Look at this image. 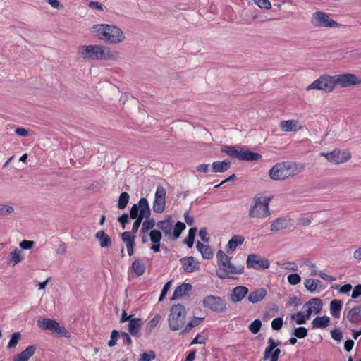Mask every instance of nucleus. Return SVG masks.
Wrapping results in <instances>:
<instances>
[{
    "label": "nucleus",
    "mask_w": 361,
    "mask_h": 361,
    "mask_svg": "<svg viewBox=\"0 0 361 361\" xmlns=\"http://www.w3.org/2000/svg\"><path fill=\"white\" fill-rule=\"evenodd\" d=\"M262 158V155L250 150H240V160L255 161Z\"/></svg>",
    "instance_id": "obj_35"
},
{
    "label": "nucleus",
    "mask_w": 361,
    "mask_h": 361,
    "mask_svg": "<svg viewBox=\"0 0 361 361\" xmlns=\"http://www.w3.org/2000/svg\"><path fill=\"white\" fill-rule=\"evenodd\" d=\"M360 295H361V285H357L354 288V289L352 292L351 297H352V298L355 299Z\"/></svg>",
    "instance_id": "obj_64"
},
{
    "label": "nucleus",
    "mask_w": 361,
    "mask_h": 361,
    "mask_svg": "<svg viewBox=\"0 0 361 361\" xmlns=\"http://www.w3.org/2000/svg\"><path fill=\"white\" fill-rule=\"evenodd\" d=\"M335 85L347 87L349 86L356 85L361 83V80L359 79L355 75L346 73L334 75Z\"/></svg>",
    "instance_id": "obj_15"
},
{
    "label": "nucleus",
    "mask_w": 361,
    "mask_h": 361,
    "mask_svg": "<svg viewBox=\"0 0 361 361\" xmlns=\"http://www.w3.org/2000/svg\"><path fill=\"white\" fill-rule=\"evenodd\" d=\"M204 319L203 317H194L185 326H184L183 333L190 332L192 328L200 325Z\"/></svg>",
    "instance_id": "obj_40"
},
{
    "label": "nucleus",
    "mask_w": 361,
    "mask_h": 361,
    "mask_svg": "<svg viewBox=\"0 0 361 361\" xmlns=\"http://www.w3.org/2000/svg\"><path fill=\"white\" fill-rule=\"evenodd\" d=\"M267 293L264 288L256 289L249 293L247 300L250 302L255 304L262 301L267 295Z\"/></svg>",
    "instance_id": "obj_27"
},
{
    "label": "nucleus",
    "mask_w": 361,
    "mask_h": 361,
    "mask_svg": "<svg viewBox=\"0 0 361 361\" xmlns=\"http://www.w3.org/2000/svg\"><path fill=\"white\" fill-rule=\"evenodd\" d=\"M293 334L298 338H303L307 335V330L305 327L300 326L294 330Z\"/></svg>",
    "instance_id": "obj_53"
},
{
    "label": "nucleus",
    "mask_w": 361,
    "mask_h": 361,
    "mask_svg": "<svg viewBox=\"0 0 361 361\" xmlns=\"http://www.w3.org/2000/svg\"><path fill=\"white\" fill-rule=\"evenodd\" d=\"M22 336L20 332H15L11 335V337L8 341V343L7 345L8 349H13L15 348L18 342L21 340Z\"/></svg>",
    "instance_id": "obj_42"
},
{
    "label": "nucleus",
    "mask_w": 361,
    "mask_h": 361,
    "mask_svg": "<svg viewBox=\"0 0 361 361\" xmlns=\"http://www.w3.org/2000/svg\"><path fill=\"white\" fill-rule=\"evenodd\" d=\"M185 228V225L184 223H182V222H180V221L176 223V224L174 226L173 232L174 238H178L180 235L182 231Z\"/></svg>",
    "instance_id": "obj_51"
},
{
    "label": "nucleus",
    "mask_w": 361,
    "mask_h": 361,
    "mask_svg": "<svg viewBox=\"0 0 361 361\" xmlns=\"http://www.w3.org/2000/svg\"><path fill=\"white\" fill-rule=\"evenodd\" d=\"M293 226V221L289 218L280 217L274 219L270 226L271 232H278L287 229Z\"/></svg>",
    "instance_id": "obj_18"
},
{
    "label": "nucleus",
    "mask_w": 361,
    "mask_h": 361,
    "mask_svg": "<svg viewBox=\"0 0 361 361\" xmlns=\"http://www.w3.org/2000/svg\"><path fill=\"white\" fill-rule=\"evenodd\" d=\"M305 170V166L291 161H282L275 164L269 170V176L273 180H283L296 176Z\"/></svg>",
    "instance_id": "obj_4"
},
{
    "label": "nucleus",
    "mask_w": 361,
    "mask_h": 361,
    "mask_svg": "<svg viewBox=\"0 0 361 361\" xmlns=\"http://www.w3.org/2000/svg\"><path fill=\"white\" fill-rule=\"evenodd\" d=\"M335 87L334 75L331 76L329 75H322L306 87V90L310 91V90H318L326 93H329L331 92Z\"/></svg>",
    "instance_id": "obj_9"
},
{
    "label": "nucleus",
    "mask_w": 361,
    "mask_h": 361,
    "mask_svg": "<svg viewBox=\"0 0 361 361\" xmlns=\"http://www.w3.org/2000/svg\"><path fill=\"white\" fill-rule=\"evenodd\" d=\"M221 152L226 153L227 155L239 159L240 150L236 149L234 146H223Z\"/></svg>",
    "instance_id": "obj_39"
},
{
    "label": "nucleus",
    "mask_w": 361,
    "mask_h": 361,
    "mask_svg": "<svg viewBox=\"0 0 361 361\" xmlns=\"http://www.w3.org/2000/svg\"><path fill=\"white\" fill-rule=\"evenodd\" d=\"M143 324L144 321L141 318L130 319V322H128V333L133 337H140V330Z\"/></svg>",
    "instance_id": "obj_19"
},
{
    "label": "nucleus",
    "mask_w": 361,
    "mask_h": 361,
    "mask_svg": "<svg viewBox=\"0 0 361 361\" xmlns=\"http://www.w3.org/2000/svg\"><path fill=\"white\" fill-rule=\"evenodd\" d=\"M330 324V318L328 316L315 317L311 324L312 329H325Z\"/></svg>",
    "instance_id": "obj_30"
},
{
    "label": "nucleus",
    "mask_w": 361,
    "mask_h": 361,
    "mask_svg": "<svg viewBox=\"0 0 361 361\" xmlns=\"http://www.w3.org/2000/svg\"><path fill=\"white\" fill-rule=\"evenodd\" d=\"M262 322L260 319H255L248 326V329L253 334H257L261 327H262Z\"/></svg>",
    "instance_id": "obj_48"
},
{
    "label": "nucleus",
    "mask_w": 361,
    "mask_h": 361,
    "mask_svg": "<svg viewBox=\"0 0 361 361\" xmlns=\"http://www.w3.org/2000/svg\"><path fill=\"white\" fill-rule=\"evenodd\" d=\"M342 302L338 300H333L330 302V313L331 315L336 319H338L341 316V312L342 310Z\"/></svg>",
    "instance_id": "obj_32"
},
{
    "label": "nucleus",
    "mask_w": 361,
    "mask_h": 361,
    "mask_svg": "<svg viewBox=\"0 0 361 361\" xmlns=\"http://www.w3.org/2000/svg\"><path fill=\"white\" fill-rule=\"evenodd\" d=\"M347 318L351 323H357L361 320V306L352 308L348 312Z\"/></svg>",
    "instance_id": "obj_37"
},
{
    "label": "nucleus",
    "mask_w": 361,
    "mask_h": 361,
    "mask_svg": "<svg viewBox=\"0 0 361 361\" xmlns=\"http://www.w3.org/2000/svg\"><path fill=\"white\" fill-rule=\"evenodd\" d=\"M319 155L325 157L329 162L335 165L345 164L352 158V154L348 149L342 151L339 149H334L329 152H321Z\"/></svg>",
    "instance_id": "obj_10"
},
{
    "label": "nucleus",
    "mask_w": 361,
    "mask_h": 361,
    "mask_svg": "<svg viewBox=\"0 0 361 361\" xmlns=\"http://www.w3.org/2000/svg\"><path fill=\"white\" fill-rule=\"evenodd\" d=\"M38 326L42 330H50L56 334L68 337L69 336L68 331L65 327L61 326L59 324L52 319H41L37 320Z\"/></svg>",
    "instance_id": "obj_11"
},
{
    "label": "nucleus",
    "mask_w": 361,
    "mask_h": 361,
    "mask_svg": "<svg viewBox=\"0 0 361 361\" xmlns=\"http://www.w3.org/2000/svg\"><path fill=\"white\" fill-rule=\"evenodd\" d=\"M162 238V234L159 230H152L149 233V238L152 243L150 249L154 252L160 251V241Z\"/></svg>",
    "instance_id": "obj_25"
},
{
    "label": "nucleus",
    "mask_w": 361,
    "mask_h": 361,
    "mask_svg": "<svg viewBox=\"0 0 361 361\" xmlns=\"http://www.w3.org/2000/svg\"><path fill=\"white\" fill-rule=\"evenodd\" d=\"M156 355L154 351H150L149 353H143L141 354V357L140 361H151L152 360L155 359Z\"/></svg>",
    "instance_id": "obj_58"
},
{
    "label": "nucleus",
    "mask_w": 361,
    "mask_h": 361,
    "mask_svg": "<svg viewBox=\"0 0 361 361\" xmlns=\"http://www.w3.org/2000/svg\"><path fill=\"white\" fill-rule=\"evenodd\" d=\"M245 241V238L243 235H235L226 246V251L227 253H233L238 246L241 245Z\"/></svg>",
    "instance_id": "obj_26"
},
{
    "label": "nucleus",
    "mask_w": 361,
    "mask_h": 361,
    "mask_svg": "<svg viewBox=\"0 0 361 361\" xmlns=\"http://www.w3.org/2000/svg\"><path fill=\"white\" fill-rule=\"evenodd\" d=\"M230 166L231 161L229 159L214 161L211 165V171L214 173H223L226 171Z\"/></svg>",
    "instance_id": "obj_28"
},
{
    "label": "nucleus",
    "mask_w": 361,
    "mask_h": 361,
    "mask_svg": "<svg viewBox=\"0 0 361 361\" xmlns=\"http://www.w3.org/2000/svg\"><path fill=\"white\" fill-rule=\"evenodd\" d=\"M186 314V310L183 305L180 304L173 305L168 317L170 329L178 331L182 329L185 323Z\"/></svg>",
    "instance_id": "obj_7"
},
{
    "label": "nucleus",
    "mask_w": 361,
    "mask_h": 361,
    "mask_svg": "<svg viewBox=\"0 0 361 361\" xmlns=\"http://www.w3.org/2000/svg\"><path fill=\"white\" fill-rule=\"evenodd\" d=\"M95 238L99 241L101 247H109L111 245L110 237L102 230L97 232Z\"/></svg>",
    "instance_id": "obj_33"
},
{
    "label": "nucleus",
    "mask_w": 361,
    "mask_h": 361,
    "mask_svg": "<svg viewBox=\"0 0 361 361\" xmlns=\"http://www.w3.org/2000/svg\"><path fill=\"white\" fill-rule=\"evenodd\" d=\"M196 247L204 259H209L213 257V251L209 245L197 242Z\"/></svg>",
    "instance_id": "obj_34"
},
{
    "label": "nucleus",
    "mask_w": 361,
    "mask_h": 361,
    "mask_svg": "<svg viewBox=\"0 0 361 361\" xmlns=\"http://www.w3.org/2000/svg\"><path fill=\"white\" fill-rule=\"evenodd\" d=\"M34 245V242L24 240L20 243V247L24 250L31 249Z\"/></svg>",
    "instance_id": "obj_62"
},
{
    "label": "nucleus",
    "mask_w": 361,
    "mask_h": 361,
    "mask_svg": "<svg viewBox=\"0 0 361 361\" xmlns=\"http://www.w3.org/2000/svg\"><path fill=\"white\" fill-rule=\"evenodd\" d=\"M35 345H30L21 353L16 355L13 357L12 361H28L30 358L35 354Z\"/></svg>",
    "instance_id": "obj_24"
},
{
    "label": "nucleus",
    "mask_w": 361,
    "mask_h": 361,
    "mask_svg": "<svg viewBox=\"0 0 361 361\" xmlns=\"http://www.w3.org/2000/svg\"><path fill=\"white\" fill-rule=\"evenodd\" d=\"M91 32L99 39L110 44H118L126 41L123 31L113 24H97L90 27Z\"/></svg>",
    "instance_id": "obj_2"
},
{
    "label": "nucleus",
    "mask_w": 361,
    "mask_h": 361,
    "mask_svg": "<svg viewBox=\"0 0 361 361\" xmlns=\"http://www.w3.org/2000/svg\"><path fill=\"white\" fill-rule=\"evenodd\" d=\"M121 240L125 243L126 246L135 245V235L131 234L128 231H125L121 234Z\"/></svg>",
    "instance_id": "obj_41"
},
{
    "label": "nucleus",
    "mask_w": 361,
    "mask_h": 361,
    "mask_svg": "<svg viewBox=\"0 0 361 361\" xmlns=\"http://www.w3.org/2000/svg\"><path fill=\"white\" fill-rule=\"evenodd\" d=\"M279 265L281 268L286 270L298 271V266L295 262L286 261L279 263Z\"/></svg>",
    "instance_id": "obj_50"
},
{
    "label": "nucleus",
    "mask_w": 361,
    "mask_h": 361,
    "mask_svg": "<svg viewBox=\"0 0 361 361\" xmlns=\"http://www.w3.org/2000/svg\"><path fill=\"white\" fill-rule=\"evenodd\" d=\"M270 199L262 196H255L248 210V216L252 219H265L270 216L269 204Z\"/></svg>",
    "instance_id": "obj_6"
},
{
    "label": "nucleus",
    "mask_w": 361,
    "mask_h": 361,
    "mask_svg": "<svg viewBox=\"0 0 361 361\" xmlns=\"http://www.w3.org/2000/svg\"><path fill=\"white\" fill-rule=\"evenodd\" d=\"M331 338L337 341H341L343 338V334L341 331L338 329H334L331 331Z\"/></svg>",
    "instance_id": "obj_60"
},
{
    "label": "nucleus",
    "mask_w": 361,
    "mask_h": 361,
    "mask_svg": "<svg viewBox=\"0 0 361 361\" xmlns=\"http://www.w3.org/2000/svg\"><path fill=\"white\" fill-rule=\"evenodd\" d=\"M207 338L205 337H202L200 336V335L198 334L194 338L193 340L191 341V345H194V344H204L205 343V341H206Z\"/></svg>",
    "instance_id": "obj_63"
},
{
    "label": "nucleus",
    "mask_w": 361,
    "mask_h": 361,
    "mask_svg": "<svg viewBox=\"0 0 361 361\" xmlns=\"http://www.w3.org/2000/svg\"><path fill=\"white\" fill-rule=\"evenodd\" d=\"M322 301L320 298H312L303 306L306 312V317H310L312 314H319L322 311Z\"/></svg>",
    "instance_id": "obj_17"
},
{
    "label": "nucleus",
    "mask_w": 361,
    "mask_h": 361,
    "mask_svg": "<svg viewBox=\"0 0 361 361\" xmlns=\"http://www.w3.org/2000/svg\"><path fill=\"white\" fill-rule=\"evenodd\" d=\"M192 285L187 283H182L174 290L171 300H175L188 295V293L192 290Z\"/></svg>",
    "instance_id": "obj_23"
},
{
    "label": "nucleus",
    "mask_w": 361,
    "mask_h": 361,
    "mask_svg": "<svg viewBox=\"0 0 361 361\" xmlns=\"http://www.w3.org/2000/svg\"><path fill=\"white\" fill-rule=\"evenodd\" d=\"M165 198L166 190L163 186L159 185L157 188L153 202V211L155 213L161 214L164 211L166 204Z\"/></svg>",
    "instance_id": "obj_16"
},
{
    "label": "nucleus",
    "mask_w": 361,
    "mask_h": 361,
    "mask_svg": "<svg viewBox=\"0 0 361 361\" xmlns=\"http://www.w3.org/2000/svg\"><path fill=\"white\" fill-rule=\"evenodd\" d=\"M246 264L247 268L256 270L267 269L270 267V262L267 259L257 254L249 255L246 260Z\"/></svg>",
    "instance_id": "obj_14"
},
{
    "label": "nucleus",
    "mask_w": 361,
    "mask_h": 361,
    "mask_svg": "<svg viewBox=\"0 0 361 361\" xmlns=\"http://www.w3.org/2000/svg\"><path fill=\"white\" fill-rule=\"evenodd\" d=\"M281 345L279 340L269 338L267 340V345L265 348L262 360L263 361H278L281 350L278 348Z\"/></svg>",
    "instance_id": "obj_12"
},
{
    "label": "nucleus",
    "mask_w": 361,
    "mask_h": 361,
    "mask_svg": "<svg viewBox=\"0 0 361 361\" xmlns=\"http://www.w3.org/2000/svg\"><path fill=\"white\" fill-rule=\"evenodd\" d=\"M77 56L83 61H117V51L104 44L80 45L76 49Z\"/></svg>",
    "instance_id": "obj_1"
},
{
    "label": "nucleus",
    "mask_w": 361,
    "mask_h": 361,
    "mask_svg": "<svg viewBox=\"0 0 361 361\" xmlns=\"http://www.w3.org/2000/svg\"><path fill=\"white\" fill-rule=\"evenodd\" d=\"M150 209L148 201L145 197L140 199L137 204H134L130 211L131 219H135L133 223L131 234L134 235L137 232L142 220L150 216Z\"/></svg>",
    "instance_id": "obj_5"
},
{
    "label": "nucleus",
    "mask_w": 361,
    "mask_h": 361,
    "mask_svg": "<svg viewBox=\"0 0 361 361\" xmlns=\"http://www.w3.org/2000/svg\"><path fill=\"white\" fill-rule=\"evenodd\" d=\"M283 318L276 317L271 321V326L273 330H280L283 326Z\"/></svg>",
    "instance_id": "obj_55"
},
{
    "label": "nucleus",
    "mask_w": 361,
    "mask_h": 361,
    "mask_svg": "<svg viewBox=\"0 0 361 361\" xmlns=\"http://www.w3.org/2000/svg\"><path fill=\"white\" fill-rule=\"evenodd\" d=\"M287 279L290 285H297L300 282L301 277L298 274L294 273L289 274Z\"/></svg>",
    "instance_id": "obj_52"
},
{
    "label": "nucleus",
    "mask_w": 361,
    "mask_h": 361,
    "mask_svg": "<svg viewBox=\"0 0 361 361\" xmlns=\"http://www.w3.org/2000/svg\"><path fill=\"white\" fill-rule=\"evenodd\" d=\"M15 211L14 207L10 204H0V215L7 216Z\"/></svg>",
    "instance_id": "obj_49"
},
{
    "label": "nucleus",
    "mask_w": 361,
    "mask_h": 361,
    "mask_svg": "<svg viewBox=\"0 0 361 361\" xmlns=\"http://www.w3.org/2000/svg\"><path fill=\"white\" fill-rule=\"evenodd\" d=\"M132 270L135 274L139 277L144 274L145 271V265L140 259H136L132 263Z\"/></svg>",
    "instance_id": "obj_38"
},
{
    "label": "nucleus",
    "mask_w": 361,
    "mask_h": 361,
    "mask_svg": "<svg viewBox=\"0 0 361 361\" xmlns=\"http://www.w3.org/2000/svg\"><path fill=\"white\" fill-rule=\"evenodd\" d=\"M161 320V316L156 314L147 324L146 331L148 334L151 333L152 330L159 324Z\"/></svg>",
    "instance_id": "obj_47"
},
{
    "label": "nucleus",
    "mask_w": 361,
    "mask_h": 361,
    "mask_svg": "<svg viewBox=\"0 0 361 361\" xmlns=\"http://www.w3.org/2000/svg\"><path fill=\"white\" fill-rule=\"evenodd\" d=\"M279 127L283 132H296L302 128L298 120H285L279 123Z\"/></svg>",
    "instance_id": "obj_22"
},
{
    "label": "nucleus",
    "mask_w": 361,
    "mask_h": 361,
    "mask_svg": "<svg viewBox=\"0 0 361 361\" xmlns=\"http://www.w3.org/2000/svg\"><path fill=\"white\" fill-rule=\"evenodd\" d=\"M249 289L244 286H238L233 288L229 295L230 300L233 302H239L247 295Z\"/></svg>",
    "instance_id": "obj_20"
},
{
    "label": "nucleus",
    "mask_w": 361,
    "mask_h": 361,
    "mask_svg": "<svg viewBox=\"0 0 361 361\" xmlns=\"http://www.w3.org/2000/svg\"><path fill=\"white\" fill-rule=\"evenodd\" d=\"M218 268L216 269V276L221 279H233V274H241L244 272V266L234 265L231 258L219 250L216 253Z\"/></svg>",
    "instance_id": "obj_3"
},
{
    "label": "nucleus",
    "mask_w": 361,
    "mask_h": 361,
    "mask_svg": "<svg viewBox=\"0 0 361 361\" xmlns=\"http://www.w3.org/2000/svg\"><path fill=\"white\" fill-rule=\"evenodd\" d=\"M322 283L321 281L314 279H307L304 281V286L310 293H315L318 290L319 286Z\"/></svg>",
    "instance_id": "obj_36"
},
{
    "label": "nucleus",
    "mask_w": 361,
    "mask_h": 361,
    "mask_svg": "<svg viewBox=\"0 0 361 361\" xmlns=\"http://www.w3.org/2000/svg\"><path fill=\"white\" fill-rule=\"evenodd\" d=\"M120 337V334L117 330H113L111 334V338L108 342L109 347H113L116 344L118 339Z\"/></svg>",
    "instance_id": "obj_54"
},
{
    "label": "nucleus",
    "mask_w": 361,
    "mask_h": 361,
    "mask_svg": "<svg viewBox=\"0 0 361 361\" xmlns=\"http://www.w3.org/2000/svg\"><path fill=\"white\" fill-rule=\"evenodd\" d=\"M291 319L295 320L298 324H304L306 323V321L310 319V317H306V313L303 312H298L291 316Z\"/></svg>",
    "instance_id": "obj_46"
},
{
    "label": "nucleus",
    "mask_w": 361,
    "mask_h": 361,
    "mask_svg": "<svg viewBox=\"0 0 361 361\" xmlns=\"http://www.w3.org/2000/svg\"><path fill=\"white\" fill-rule=\"evenodd\" d=\"M202 305L216 313H223L226 310V302L219 296H207L202 300Z\"/></svg>",
    "instance_id": "obj_13"
},
{
    "label": "nucleus",
    "mask_w": 361,
    "mask_h": 361,
    "mask_svg": "<svg viewBox=\"0 0 361 361\" xmlns=\"http://www.w3.org/2000/svg\"><path fill=\"white\" fill-rule=\"evenodd\" d=\"M129 215L126 213L123 214L118 218V221L121 224L122 228H126V224L128 222Z\"/></svg>",
    "instance_id": "obj_61"
},
{
    "label": "nucleus",
    "mask_w": 361,
    "mask_h": 361,
    "mask_svg": "<svg viewBox=\"0 0 361 361\" xmlns=\"http://www.w3.org/2000/svg\"><path fill=\"white\" fill-rule=\"evenodd\" d=\"M197 228H191L189 230L188 235L187 238L185 239L184 242L187 245L189 248H191L193 246L195 238L196 235Z\"/></svg>",
    "instance_id": "obj_45"
},
{
    "label": "nucleus",
    "mask_w": 361,
    "mask_h": 361,
    "mask_svg": "<svg viewBox=\"0 0 361 361\" xmlns=\"http://www.w3.org/2000/svg\"><path fill=\"white\" fill-rule=\"evenodd\" d=\"M183 269L185 272L192 273L200 269L198 262H195L193 257H185L180 259Z\"/></svg>",
    "instance_id": "obj_21"
},
{
    "label": "nucleus",
    "mask_w": 361,
    "mask_h": 361,
    "mask_svg": "<svg viewBox=\"0 0 361 361\" xmlns=\"http://www.w3.org/2000/svg\"><path fill=\"white\" fill-rule=\"evenodd\" d=\"M146 219L142 222L141 232L143 234H146L148 233L149 230H153L152 228L155 226V221L153 219L145 218Z\"/></svg>",
    "instance_id": "obj_43"
},
{
    "label": "nucleus",
    "mask_w": 361,
    "mask_h": 361,
    "mask_svg": "<svg viewBox=\"0 0 361 361\" xmlns=\"http://www.w3.org/2000/svg\"><path fill=\"white\" fill-rule=\"evenodd\" d=\"M310 23L314 27L338 28L341 25L323 11H315L312 14Z\"/></svg>",
    "instance_id": "obj_8"
},
{
    "label": "nucleus",
    "mask_w": 361,
    "mask_h": 361,
    "mask_svg": "<svg viewBox=\"0 0 361 361\" xmlns=\"http://www.w3.org/2000/svg\"><path fill=\"white\" fill-rule=\"evenodd\" d=\"M196 170L200 173H207L211 170V166L207 164H202L196 167Z\"/></svg>",
    "instance_id": "obj_59"
},
{
    "label": "nucleus",
    "mask_w": 361,
    "mask_h": 361,
    "mask_svg": "<svg viewBox=\"0 0 361 361\" xmlns=\"http://www.w3.org/2000/svg\"><path fill=\"white\" fill-rule=\"evenodd\" d=\"M23 259L22 251L18 248L11 251L7 257V264L10 266L14 267L20 263Z\"/></svg>",
    "instance_id": "obj_29"
},
{
    "label": "nucleus",
    "mask_w": 361,
    "mask_h": 361,
    "mask_svg": "<svg viewBox=\"0 0 361 361\" xmlns=\"http://www.w3.org/2000/svg\"><path fill=\"white\" fill-rule=\"evenodd\" d=\"M129 200H130V195L128 192H121L119 196V198H118V205H117L118 208L120 209H125L129 202Z\"/></svg>",
    "instance_id": "obj_44"
},
{
    "label": "nucleus",
    "mask_w": 361,
    "mask_h": 361,
    "mask_svg": "<svg viewBox=\"0 0 361 361\" xmlns=\"http://www.w3.org/2000/svg\"><path fill=\"white\" fill-rule=\"evenodd\" d=\"M157 226L164 232L166 236H171L173 230V222L171 219H168L163 221H159L157 223Z\"/></svg>",
    "instance_id": "obj_31"
},
{
    "label": "nucleus",
    "mask_w": 361,
    "mask_h": 361,
    "mask_svg": "<svg viewBox=\"0 0 361 361\" xmlns=\"http://www.w3.org/2000/svg\"><path fill=\"white\" fill-rule=\"evenodd\" d=\"M171 283H172L171 281H168L165 283V285L164 286V287L161 290V294H160V296L159 298V301H162L164 299V298L166 297V295L167 294V292L169 291V290L170 289V288L171 286Z\"/></svg>",
    "instance_id": "obj_57"
},
{
    "label": "nucleus",
    "mask_w": 361,
    "mask_h": 361,
    "mask_svg": "<svg viewBox=\"0 0 361 361\" xmlns=\"http://www.w3.org/2000/svg\"><path fill=\"white\" fill-rule=\"evenodd\" d=\"M255 4H257L259 8L264 9H270L271 8V4L269 0H253Z\"/></svg>",
    "instance_id": "obj_56"
}]
</instances>
